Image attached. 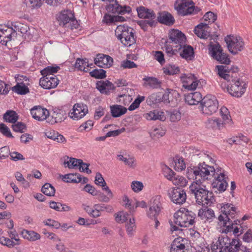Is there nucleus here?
<instances>
[{
	"label": "nucleus",
	"instance_id": "obj_63",
	"mask_svg": "<svg viewBox=\"0 0 252 252\" xmlns=\"http://www.w3.org/2000/svg\"><path fill=\"white\" fill-rule=\"evenodd\" d=\"M132 189L134 192H139L143 188V185L142 182L139 181H133L131 185Z\"/></svg>",
	"mask_w": 252,
	"mask_h": 252
},
{
	"label": "nucleus",
	"instance_id": "obj_23",
	"mask_svg": "<svg viewBox=\"0 0 252 252\" xmlns=\"http://www.w3.org/2000/svg\"><path fill=\"white\" fill-rule=\"evenodd\" d=\"M59 80L55 75L43 76L40 79L39 85L45 89L54 88L59 84Z\"/></svg>",
	"mask_w": 252,
	"mask_h": 252
},
{
	"label": "nucleus",
	"instance_id": "obj_59",
	"mask_svg": "<svg viewBox=\"0 0 252 252\" xmlns=\"http://www.w3.org/2000/svg\"><path fill=\"white\" fill-rule=\"evenodd\" d=\"M135 227L134 219H129V222L126 225V231L128 235H132L133 231L134 230Z\"/></svg>",
	"mask_w": 252,
	"mask_h": 252
},
{
	"label": "nucleus",
	"instance_id": "obj_64",
	"mask_svg": "<svg viewBox=\"0 0 252 252\" xmlns=\"http://www.w3.org/2000/svg\"><path fill=\"white\" fill-rule=\"evenodd\" d=\"M220 243V237H219L216 244L212 246L211 252H226L225 250H223V248L221 247Z\"/></svg>",
	"mask_w": 252,
	"mask_h": 252
},
{
	"label": "nucleus",
	"instance_id": "obj_31",
	"mask_svg": "<svg viewBox=\"0 0 252 252\" xmlns=\"http://www.w3.org/2000/svg\"><path fill=\"white\" fill-rule=\"evenodd\" d=\"M201 94L198 92L191 93L185 95V101L190 105H197L202 101Z\"/></svg>",
	"mask_w": 252,
	"mask_h": 252
},
{
	"label": "nucleus",
	"instance_id": "obj_42",
	"mask_svg": "<svg viewBox=\"0 0 252 252\" xmlns=\"http://www.w3.org/2000/svg\"><path fill=\"white\" fill-rule=\"evenodd\" d=\"M63 181L66 183H78L82 182V177L79 174H68L63 176Z\"/></svg>",
	"mask_w": 252,
	"mask_h": 252
},
{
	"label": "nucleus",
	"instance_id": "obj_11",
	"mask_svg": "<svg viewBox=\"0 0 252 252\" xmlns=\"http://www.w3.org/2000/svg\"><path fill=\"white\" fill-rule=\"evenodd\" d=\"M175 9L178 14L183 16L196 14L201 10L199 7L194 5L192 0H182Z\"/></svg>",
	"mask_w": 252,
	"mask_h": 252
},
{
	"label": "nucleus",
	"instance_id": "obj_10",
	"mask_svg": "<svg viewBox=\"0 0 252 252\" xmlns=\"http://www.w3.org/2000/svg\"><path fill=\"white\" fill-rule=\"evenodd\" d=\"M219 108V102L214 95H206L200 103L201 112L206 115H211L216 113Z\"/></svg>",
	"mask_w": 252,
	"mask_h": 252
},
{
	"label": "nucleus",
	"instance_id": "obj_13",
	"mask_svg": "<svg viewBox=\"0 0 252 252\" xmlns=\"http://www.w3.org/2000/svg\"><path fill=\"white\" fill-rule=\"evenodd\" d=\"M60 25L70 26L71 29L78 27L77 21L74 18L71 11L69 10L62 11L57 17Z\"/></svg>",
	"mask_w": 252,
	"mask_h": 252
},
{
	"label": "nucleus",
	"instance_id": "obj_12",
	"mask_svg": "<svg viewBox=\"0 0 252 252\" xmlns=\"http://www.w3.org/2000/svg\"><path fill=\"white\" fill-rule=\"evenodd\" d=\"M225 41L229 52L233 55L238 54L244 48V42L240 36H227Z\"/></svg>",
	"mask_w": 252,
	"mask_h": 252
},
{
	"label": "nucleus",
	"instance_id": "obj_18",
	"mask_svg": "<svg viewBox=\"0 0 252 252\" xmlns=\"http://www.w3.org/2000/svg\"><path fill=\"white\" fill-rule=\"evenodd\" d=\"M88 112V109L87 105L83 103H76L73 105L68 115L72 119L78 120L84 117Z\"/></svg>",
	"mask_w": 252,
	"mask_h": 252
},
{
	"label": "nucleus",
	"instance_id": "obj_46",
	"mask_svg": "<svg viewBox=\"0 0 252 252\" xmlns=\"http://www.w3.org/2000/svg\"><path fill=\"white\" fill-rule=\"evenodd\" d=\"M42 192L45 195L49 196H54L55 193V189L50 184H45L42 189Z\"/></svg>",
	"mask_w": 252,
	"mask_h": 252
},
{
	"label": "nucleus",
	"instance_id": "obj_54",
	"mask_svg": "<svg viewBox=\"0 0 252 252\" xmlns=\"http://www.w3.org/2000/svg\"><path fill=\"white\" fill-rule=\"evenodd\" d=\"M107 192V195H106L104 193L98 191V194L97 195V199L100 202H108L111 198H112L113 197V194L112 192L111 191V195L109 194L108 193V191H106Z\"/></svg>",
	"mask_w": 252,
	"mask_h": 252
},
{
	"label": "nucleus",
	"instance_id": "obj_26",
	"mask_svg": "<svg viewBox=\"0 0 252 252\" xmlns=\"http://www.w3.org/2000/svg\"><path fill=\"white\" fill-rule=\"evenodd\" d=\"M94 63L102 68H108L111 66L113 63V59L108 55L98 54L94 60Z\"/></svg>",
	"mask_w": 252,
	"mask_h": 252
},
{
	"label": "nucleus",
	"instance_id": "obj_52",
	"mask_svg": "<svg viewBox=\"0 0 252 252\" xmlns=\"http://www.w3.org/2000/svg\"><path fill=\"white\" fill-rule=\"evenodd\" d=\"M186 168V164L182 157L176 158L175 161V169L181 171Z\"/></svg>",
	"mask_w": 252,
	"mask_h": 252
},
{
	"label": "nucleus",
	"instance_id": "obj_1",
	"mask_svg": "<svg viewBox=\"0 0 252 252\" xmlns=\"http://www.w3.org/2000/svg\"><path fill=\"white\" fill-rule=\"evenodd\" d=\"M218 75L221 78L230 82L227 85V91L232 96L241 97L245 93L246 89L243 87L242 83L237 78L238 68L233 66L229 68L226 65H217Z\"/></svg>",
	"mask_w": 252,
	"mask_h": 252
},
{
	"label": "nucleus",
	"instance_id": "obj_44",
	"mask_svg": "<svg viewBox=\"0 0 252 252\" xmlns=\"http://www.w3.org/2000/svg\"><path fill=\"white\" fill-rule=\"evenodd\" d=\"M60 69L59 66H48L40 71L41 74L43 76H52Z\"/></svg>",
	"mask_w": 252,
	"mask_h": 252
},
{
	"label": "nucleus",
	"instance_id": "obj_58",
	"mask_svg": "<svg viewBox=\"0 0 252 252\" xmlns=\"http://www.w3.org/2000/svg\"><path fill=\"white\" fill-rule=\"evenodd\" d=\"M118 157L119 159L121 161H124L126 165H127L130 167H133L135 166V160L133 158H125L122 155H118Z\"/></svg>",
	"mask_w": 252,
	"mask_h": 252
},
{
	"label": "nucleus",
	"instance_id": "obj_8",
	"mask_svg": "<svg viewBox=\"0 0 252 252\" xmlns=\"http://www.w3.org/2000/svg\"><path fill=\"white\" fill-rule=\"evenodd\" d=\"M220 114L223 120L222 122L217 118H212L207 120L206 125L208 127L213 129H221L224 125L228 124L231 126L232 124L231 116L228 109L225 107H222L220 109Z\"/></svg>",
	"mask_w": 252,
	"mask_h": 252
},
{
	"label": "nucleus",
	"instance_id": "obj_53",
	"mask_svg": "<svg viewBox=\"0 0 252 252\" xmlns=\"http://www.w3.org/2000/svg\"><path fill=\"white\" fill-rule=\"evenodd\" d=\"M145 100V96L138 95L134 101L128 108V110L129 111H133L135 109L137 108L141 102Z\"/></svg>",
	"mask_w": 252,
	"mask_h": 252
},
{
	"label": "nucleus",
	"instance_id": "obj_56",
	"mask_svg": "<svg viewBox=\"0 0 252 252\" xmlns=\"http://www.w3.org/2000/svg\"><path fill=\"white\" fill-rule=\"evenodd\" d=\"M249 140V138L246 136L243 135H239V136L233 138V143L243 145L245 144H247Z\"/></svg>",
	"mask_w": 252,
	"mask_h": 252
},
{
	"label": "nucleus",
	"instance_id": "obj_43",
	"mask_svg": "<svg viewBox=\"0 0 252 252\" xmlns=\"http://www.w3.org/2000/svg\"><path fill=\"white\" fill-rule=\"evenodd\" d=\"M3 118L5 121L13 124L18 120V116L14 111L8 110L3 115Z\"/></svg>",
	"mask_w": 252,
	"mask_h": 252
},
{
	"label": "nucleus",
	"instance_id": "obj_14",
	"mask_svg": "<svg viewBox=\"0 0 252 252\" xmlns=\"http://www.w3.org/2000/svg\"><path fill=\"white\" fill-rule=\"evenodd\" d=\"M209 50L213 58L220 63L225 64L230 63V61L228 56L222 52V48L218 43L214 44L211 42L209 45Z\"/></svg>",
	"mask_w": 252,
	"mask_h": 252
},
{
	"label": "nucleus",
	"instance_id": "obj_6",
	"mask_svg": "<svg viewBox=\"0 0 252 252\" xmlns=\"http://www.w3.org/2000/svg\"><path fill=\"white\" fill-rule=\"evenodd\" d=\"M196 215L186 208H181L174 215V222L181 227H189L194 223Z\"/></svg>",
	"mask_w": 252,
	"mask_h": 252
},
{
	"label": "nucleus",
	"instance_id": "obj_21",
	"mask_svg": "<svg viewBox=\"0 0 252 252\" xmlns=\"http://www.w3.org/2000/svg\"><path fill=\"white\" fill-rule=\"evenodd\" d=\"M183 87L189 91L194 90L198 85L199 81L194 75L191 74H183L181 76Z\"/></svg>",
	"mask_w": 252,
	"mask_h": 252
},
{
	"label": "nucleus",
	"instance_id": "obj_15",
	"mask_svg": "<svg viewBox=\"0 0 252 252\" xmlns=\"http://www.w3.org/2000/svg\"><path fill=\"white\" fill-rule=\"evenodd\" d=\"M160 198V196L156 195L151 200L150 207L147 214L151 219H156L161 212L162 207Z\"/></svg>",
	"mask_w": 252,
	"mask_h": 252
},
{
	"label": "nucleus",
	"instance_id": "obj_57",
	"mask_svg": "<svg viewBox=\"0 0 252 252\" xmlns=\"http://www.w3.org/2000/svg\"><path fill=\"white\" fill-rule=\"evenodd\" d=\"M172 182L174 185H177L181 187H184L187 184V181L184 177L179 175H176L174 179H172Z\"/></svg>",
	"mask_w": 252,
	"mask_h": 252
},
{
	"label": "nucleus",
	"instance_id": "obj_3",
	"mask_svg": "<svg viewBox=\"0 0 252 252\" xmlns=\"http://www.w3.org/2000/svg\"><path fill=\"white\" fill-rule=\"evenodd\" d=\"M193 182L189 186L190 191L193 193L197 203L203 206H211L215 201L212 192L205 189V187L200 181Z\"/></svg>",
	"mask_w": 252,
	"mask_h": 252
},
{
	"label": "nucleus",
	"instance_id": "obj_24",
	"mask_svg": "<svg viewBox=\"0 0 252 252\" xmlns=\"http://www.w3.org/2000/svg\"><path fill=\"white\" fill-rule=\"evenodd\" d=\"M227 179L224 173H220L219 176L215 177V180L212 183L213 188H216L220 192H223L228 186Z\"/></svg>",
	"mask_w": 252,
	"mask_h": 252
},
{
	"label": "nucleus",
	"instance_id": "obj_38",
	"mask_svg": "<svg viewBox=\"0 0 252 252\" xmlns=\"http://www.w3.org/2000/svg\"><path fill=\"white\" fill-rule=\"evenodd\" d=\"M9 26H11L13 31L16 33L17 32H19L23 34L27 32V30L29 29V27L28 25L17 21L10 22Z\"/></svg>",
	"mask_w": 252,
	"mask_h": 252
},
{
	"label": "nucleus",
	"instance_id": "obj_4",
	"mask_svg": "<svg viewBox=\"0 0 252 252\" xmlns=\"http://www.w3.org/2000/svg\"><path fill=\"white\" fill-rule=\"evenodd\" d=\"M215 173L214 167L206 164L205 162L199 164L198 166L193 167L188 172L189 176L191 175L192 178H195V181L193 182H198V180L200 184H202V180L205 181L208 179V176H214Z\"/></svg>",
	"mask_w": 252,
	"mask_h": 252
},
{
	"label": "nucleus",
	"instance_id": "obj_37",
	"mask_svg": "<svg viewBox=\"0 0 252 252\" xmlns=\"http://www.w3.org/2000/svg\"><path fill=\"white\" fill-rule=\"evenodd\" d=\"M81 162H82V159L66 157L65 158L63 165L65 167H68L70 169L77 168L78 167V164H80Z\"/></svg>",
	"mask_w": 252,
	"mask_h": 252
},
{
	"label": "nucleus",
	"instance_id": "obj_62",
	"mask_svg": "<svg viewBox=\"0 0 252 252\" xmlns=\"http://www.w3.org/2000/svg\"><path fill=\"white\" fill-rule=\"evenodd\" d=\"M95 207L97 209L100 211H106L107 212L110 213L113 211V208L112 206L110 205H105L103 204H95Z\"/></svg>",
	"mask_w": 252,
	"mask_h": 252
},
{
	"label": "nucleus",
	"instance_id": "obj_45",
	"mask_svg": "<svg viewBox=\"0 0 252 252\" xmlns=\"http://www.w3.org/2000/svg\"><path fill=\"white\" fill-rule=\"evenodd\" d=\"M12 90L18 94H25L29 92V89L23 83H18L16 86L13 87Z\"/></svg>",
	"mask_w": 252,
	"mask_h": 252
},
{
	"label": "nucleus",
	"instance_id": "obj_47",
	"mask_svg": "<svg viewBox=\"0 0 252 252\" xmlns=\"http://www.w3.org/2000/svg\"><path fill=\"white\" fill-rule=\"evenodd\" d=\"M180 69L178 66L174 64H169L165 68H163V72L166 75H174L179 72Z\"/></svg>",
	"mask_w": 252,
	"mask_h": 252
},
{
	"label": "nucleus",
	"instance_id": "obj_48",
	"mask_svg": "<svg viewBox=\"0 0 252 252\" xmlns=\"http://www.w3.org/2000/svg\"><path fill=\"white\" fill-rule=\"evenodd\" d=\"M0 243L9 248H13L15 245L19 244V243H16L11 238L3 236L0 237Z\"/></svg>",
	"mask_w": 252,
	"mask_h": 252
},
{
	"label": "nucleus",
	"instance_id": "obj_30",
	"mask_svg": "<svg viewBox=\"0 0 252 252\" xmlns=\"http://www.w3.org/2000/svg\"><path fill=\"white\" fill-rule=\"evenodd\" d=\"M198 216L206 222V221H211L215 216L214 211L206 207L198 210Z\"/></svg>",
	"mask_w": 252,
	"mask_h": 252
},
{
	"label": "nucleus",
	"instance_id": "obj_28",
	"mask_svg": "<svg viewBox=\"0 0 252 252\" xmlns=\"http://www.w3.org/2000/svg\"><path fill=\"white\" fill-rule=\"evenodd\" d=\"M208 24L201 23L195 27L194 32L200 38H210V39H211L212 37L210 36V32L208 31Z\"/></svg>",
	"mask_w": 252,
	"mask_h": 252
},
{
	"label": "nucleus",
	"instance_id": "obj_35",
	"mask_svg": "<svg viewBox=\"0 0 252 252\" xmlns=\"http://www.w3.org/2000/svg\"><path fill=\"white\" fill-rule=\"evenodd\" d=\"M145 82L144 85L149 86L153 89H158L161 87V82L157 78L154 77H145L143 78Z\"/></svg>",
	"mask_w": 252,
	"mask_h": 252
},
{
	"label": "nucleus",
	"instance_id": "obj_16",
	"mask_svg": "<svg viewBox=\"0 0 252 252\" xmlns=\"http://www.w3.org/2000/svg\"><path fill=\"white\" fill-rule=\"evenodd\" d=\"M9 24L10 22H8L7 26L0 25V43L2 45H6L8 42L17 36V33L13 31Z\"/></svg>",
	"mask_w": 252,
	"mask_h": 252
},
{
	"label": "nucleus",
	"instance_id": "obj_61",
	"mask_svg": "<svg viewBox=\"0 0 252 252\" xmlns=\"http://www.w3.org/2000/svg\"><path fill=\"white\" fill-rule=\"evenodd\" d=\"M204 21H208V23H213L217 19V16L212 12L209 11L205 13L203 16Z\"/></svg>",
	"mask_w": 252,
	"mask_h": 252
},
{
	"label": "nucleus",
	"instance_id": "obj_22",
	"mask_svg": "<svg viewBox=\"0 0 252 252\" xmlns=\"http://www.w3.org/2000/svg\"><path fill=\"white\" fill-rule=\"evenodd\" d=\"M31 114L33 118L39 121L47 120L49 116V111L40 106H35L32 107L31 109Z\"/></svg>",
	"mask_w": 252,
	"mask_h": 252
},
{
	"label": "nucleus",
	"instance_id": "obj_17",
	"mask_svg": "<svg viewBox=\"0 0 252 252\" xmlns=\"http://www.w3.org/2000/svg\"><path fill=\"white\" fill-rule=\"evenodd\" d=\"M168 195L171 200L176 204H183L187 199L186 192L179 188H173L169 190Z\"/></svg>",
	"mask_w": 252,
	"mask_h": 252
},
{
	"label": "nucleus",
	"instance_id": "obj_34",
	"mask_svg": "<svg viewBox=\"0 0 252 252\" xmlns=\"http://www.w3.org/2000/svg\"><path fill=\"white\" fill-rule=\"evenodd\" d=\"M145 118L148 120H159L160 121H164L165 120V116L163 112L159 111L158 110H154L153 111H150L145 114Z\"/></svg>",
	"mask_w": 252,
	"mask_h": 252
},
{
	"label": "nucleus",
	"instance_id": "obj_5",
	"mask_svg": "<svg viewBox=\"0 0 252 252\" xmlns=\"http://www.w3.org/2000/svg\"><path fill=\"white\" fill-rule=\"evenodd\" d=\"M133 29L126 25H120L115 30V35L126 46H130L136 42Z\"/></svg>",
	"mask_w": 252,
	"mask_h": 252
},
{
	"label": "nucleus",
	"instance_id": "obj_60",
	"mask_svg": "<svg viewBox=\"0 0 252 252\" xmlns=\"http://www.w3.org/2000/svg\"><path fill=\"white\" fill-rule=\"evenodd\" d=\"M0 132L4 136L9 137L13 138L9 128L4 124H0Z\"/></svg>",
	"mask_w": 252,
	"mask_h": 252
},
{
	"label": "nucleus",
	"instance_id": "obj_50",
	"mask_svg": "<svg viewBox=\"0 0 252 252\" xmlns=\"http://www.w3.org/2000/svg\"><path fill=\"white\" fill-rule=\"evenodd\" d=\"M90 75L96 79H103L106 77V71L103 69H95L91 71Z\"/></svg>",
	"mask_w": 252,
	"mask_h": 252
},
{
	"label": "nucleus",
	"instance_id": "obj_36",
	"mask_svg": "<svg viewBox=\"0 0 252 252\" xmlns=\"http://www.w3.org/2000/svg\"><path fill=\"white\" fill-rule=\"evenodd\" d=\"M112 116L114 118L120 117L126 113L127 109L120 105H114L110 107Z\"/></svg>",
	"mask_w": 252,
	"mask_h": 252
},
{
	"label": "nucleus",
	"instance_id": "obj_40",
	"mask_svg": "<svg viewBox=\"0 0 252 252\" xmlns=\"http://www.w3.org/2000/svg\"><path fill=\"white\" fill-rule=\"evenodd\" d=\"M75 68L79 70H83L84 72H88L89 70L88 67L89 66L88 60L87 59H83L77 58L75 65Z\"/></svg>",
	"mask_w": 252,
	"mask_h": 252
},
{
	"label": "nucleus",
	"instance_id": "obj_19",
	"mask_svg": "<svg viewBox=\"0 0 252 252\" xmlns=\"http://www.w3.org/2000/svg\"><path fill=\"white\" fill-rule=\"evenodd\" d=\"M106 9L108 12L121 15L129 14L131 11L130 6L127 5L122 6L117 0H114L113 2L109 3L106 6Z\"/></svg>",
	"mask_w": 252,
	"mask_h": 252
},
{
	"label": "nucleus",
	"instance_id": "obj_7",
	"mask_svg": "<svg viewBox=\"0 0 252 252\" xmlns=\"http://www.w3.org/2000/svg\"><path fill=\"white\" fill-rule=\"evenodd\" d=\"M220 241L221 247L226 252H251V250L242 245L238 239H231L227 236H220Z\"/></svg>",
	"mask_w": 252,
	"mask_h": 252
},
{
	"label": "nucleus",
	"instance_id": "obj_2",
	"mask_svg": "<svg viewBox=\"0 0 252 252\" xmlns=\"http://www.w3.org/2000/svg\"><path fill=\"white\" fill-rule=\"evenodd\" d=\"M220 205V212L222 214L218 218V223L222 227V232L227 233L232 231L234 224L231 219L235 217L237 209L232 204H221Z\"/></svg>",
	"mask_w": 252,
	"mask_h": 252
},
{
	"label": "nucleus",
	"instance_id": "obj_33",
	"mask_svg": "<svg viewBox=\"0 0 252 252\" xmlns=\"http://www.w3.org/2000/svg\"><path fill=\"white\" fill-rule=\"evenodd\" d=\"M182 52L180 53V56L182 58L186 60L191 61L194 58V52L193 48L190 45H186L185 44L182 46Z\"/></svg>",
	"mask_w": 252,
	"mask_h": 252
},
{
	"label": "nucleus",
	"instance_id": "obj_39",
	"mask_svg": "<svg viewBox=\"0 0 252 252\" xmlns=\"http://www.w3.org/2000/svg\"><path fill=\"white\" fill-rule=\"evenodd\" d=\"M95 183L99 186L102 187V189L105 191H108V193L111 195V190L109 187L107 186L106 183L102 177L101 173L97 172L96 174L95 177Z\"/></svg>",
	"mask_w": 252,
	"mask_h": 252
},
{
	"label": "nucleus",
	"instance_id": "obj_41",
	"mask_svg": "<svg viewBox=\"0 0 252 252\" xmlns=\"http://www.w3.org/2000/svg\"><path fill=\"white\" fill-rule=\"evenodd\" d=\"M21 235L24 238L32 241L38 240L40 238V236L38 233L33 231H28L25 229L22 230Z\"/></svg>",
	"mask_w": 252,
	"mask_h": 252
},
{
	"label": "nucleus",
	"instance_id": "obj_55",
	"mask_svg": "<svg viewBox=\"0 0 252 252\" xmlns=\"http://www.w3.org/2000/svg\"><path fill=\"white\" fill-rule=\"evenodd\" d=\"M165 133V131L161 127H157L154 128L150 132V136L153 139H155L163 136Z\"/></svg>",
	"mask_w": 252,
	"mask_h": 252
},
{
	"label": "nucleus",
	"instance_id": "obj_29",
	"mask_svg": "<svg viewBox=\"0 0 252 252\" xmlns=\"http://www.w3.org/2000/svg\"><path fill=\"white\" fill-rule=\"evenodd\" d=\"M157 21L166 25L170 26L174 23L175 19L170 13L166 11H162L158 13Z\"/></svg>",
	"mask_w": 252,
	"mask_h": 252
},
{
	"label": "nucleus",
	"instance_id": "obj_20",
	"mask_svg": "<svg viewBox=\"0 0 252 252\" xmlns=\"http://www.w3.org/2000/svg\"><path fill=\"white\" fill-rule=\"evenodd\" d=\"M169 39L171 43L177 44L176 47H178L179 50H181L182 46L185 44L186 37L185 35L178 30H172L169 34Z\"/></svg>",
	"mask_w": 252,
	"mask_h": 252
},
{
	"label": "nucleus",
	"instance_id": "obj_32",
	"mask_svg": "<svg viewBox=\"0 0 252 252\" xmlns=\"http://www.w3.org/2000/svg\"><path fill=\"white\" fill-rule=\"evenodd\" d=\"M184 240L181 238L175 239L171 244V252H188L185 245L183 242Z\"/></svg>",
	"mask_w": 252,
	"mask_h": 252
},
{
	"label": "nucleus",
	"instance_id": "obj_27",
	"mask_svg": "<svg viewBox=\"0 0 252 252\" xmlns=\"http://www.w3.org/2000/svg\"><path fill=\"white\" fill-rule=\"evenodd\" d=\"M96 88L102 94H108L115 89L114 84L108 80L98 81Z\"/></svg>",
	"mask_w": 252,
	"mask_h": 252
},
{
	"label": "nucleus",
	"instance_id": "obj_51",
	"mask_svg": "<svg viewBox=\"0 0 252 252\" xmlns=\"http://www.w3.org/2000/svg\"><path fill=\"white\" fill-rule=\"evenodd\" d=\"M12 128L15 132L23 133L26 129V126L22 122H18L12 124Z\"/></svg>",
	"mask_w": 252,
	"mask_h": 252
},
{
	"label": "nucleus",
	"instance_id": "obj_25",
	"mask_svg": "<svg viewBox=\"0 0 252 252\" xmlns=\"http://www.w3.org/2000/svg\"><path fill=\"white\" fill-rule=\"evenodd\" d=\"M66 117V113L64 110L61 109H55L52 113L51 117H48L47 122L53 125L63 122Z\"/></svg>",
	"mask_w": 252,
	"mask_h": 252
},
{
	"label": "nucleus",
	"instance_id": "obj_9",
	"mask_svg": "<svg viewBox=\"0 0 252 252\" xmlns=\"http://www.w3.org/2000/svg\"><path fill=\"white\" fill-rule=\"evenodd\" d=\"M137 11L139 18L145 19L143 21L140 22V25L144 30V25H148L151 27L156 26L157 16L152 9L140 6L137 8Z\"/></svg>",
	"mask_w": 252,
	"mask_h": 252
},
{
	"label": "nucleus",
	"instance_id": "obj_49",
	"mask_svg": "<svg viewBox=\"0 0 252 252\" xmlns=\"http://www.w3.org/2000/svg\"><path fill=\"white\" fill-rule=\"evenodd\" d=\"M146 102L150 105L160 103L161 102V96L157 94H153L148 96Z\"/></svg>",
	"mask_w": 252,
	"mask_h": 252
}]
</instances>
